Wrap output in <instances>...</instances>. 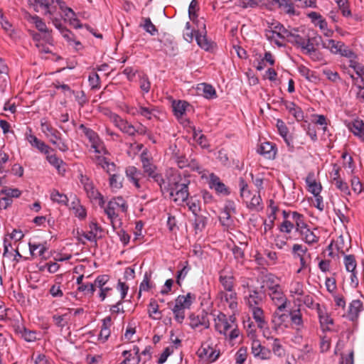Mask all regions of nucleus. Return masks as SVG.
<instances>
[{
  "label": "nucleus",
  "instance_id": "obj_15",
  "mask_svg": "<svg viewBox=\"0 0 364 364\" xmlns=\"http://www.w3.org/2000/svg\"><path fill=\"white\" fill-rule=\"evenodd\" d=\"M219 296L222 301H225L228 304L229 307L231 309L234 310L237 308V294L233 290L228 292L220 291L219 293Z\"/></svg>",
  "mask_w": 364,
  "mask_h": 364
},
{
  "label": "nucleus",
  "instance_id": "obj_44",
  "mask_svg": "<svg viewBox=\"0 0 364 364\" xmlns=\"http://www.w3.org/2000/svg\"><path fill=\"white\" fill-rule=\"evenodd\" d=\"M219 218L223 225L229 226L232 223L230 213L228 208L221 212Z\"/></svg>",
  "mask_w": 364,
  "mask_h": 364
},
{
  "label": "nucleus",
  "instance_id": "obj_3",
  "mask_svg": "<svg viewBox=\"0 0 364 364\" xmlns=\"http://www.w3.org/2000/svg\"><path fill=\"white\" fill-rule=\"evenodd\" d=\"M117 208H119L122 212L127 210V203L122 197H117L109 201L107 208L105 209V213L110 219L114 228H115V226L113 220L118 216L115 213V210Z\"/></svg>",
  "mask_w": 364,
  "mask_h": 364
},
{
  "label": "nucleus",
  "instance_id": "obj_40",
  "mask_svg": "<svg viewBox=\"0 0 364 364\" xmlns=\"http://www.w3.org/2000/svg\"><path fill=\"white\" fill-rule=\"evenodd\" d=\"M338 54L341 55V56L346 57L348 58H357L356 54L343 43V46H341L338 50Z\"/></svg>",
  "mask_w": 364,
  "mask_h": 364
},
{
  "label": "nucleus",
  "instance_id": "obj_62",
  "mask_svg": "<svg viewBox=\"0 0 364 364\" xmlns=\"http://www.w3.org/2000/svg\"><path fill=\"white\" fill-rule=\"evenodd\" d=\"M272 357V352L271 350L264 347L262 346V348H260L259 349V353L257 358L262 359V360H269Z\"/></svg>",
  "mask_w": 364,
  "mask_h": 364
},
{
  "label": "nucleus",
  "instance_id": "obj_36",
  "mask_svg": "<svg viewBox=\"0 0 364 364\" xmlns=\"http://www.w3.org/2000/svg\"><path fill=\"white\" fill-rule=\"evenodd\" d=\"M1 193L5 195L6 197H9L11 199L12 198H18L21 194V191L19 189L11 188L6 186L1 190Z\"/></svg>",
  "mask_w": 364,
  "mask_h": 364
},
{
  "label": "nucleus",
  "instance_id": "obj_4",
  "mask_svg": "<svg viewBox=\"0 0 364 364\" xmlns=\"http://www.w3.org/2000/svg\"><path fill=\"white\" fill-rule=\"evenodd\" d=\"M235 321L234 316H230L228 318L225 314L220 312L214 318L215 329L220 334L227 335L228 331L233 327Z\"/></svg>",
  "mask_w": 364,
  "mask_h": 364
},
{
  "label": "nucleus",
  "instance_id": "obj_55",
  "mask_svg": "<svg viewBox=\"0 0 364 364\" xmlns=\"http://www.w3.org/2000/svg\"><path fill=\"white\" fill-rule=\"evenodd\" d=\"M198 1L196 0H192L188 7V15L191 21H194L195 17L196 18V10L198 7Z\"/></svg>",
  "mask_w": 364,
  "mask_h": 364
},
{
  "label": "nucleus",
  "instance_id": "obj_37",
  "mask_svg": "<svg viewBox=\"0 0 364 364\" xmlns=\"http://www.w3.org/2000/svg\"><path fill=\"white\" fill-rule=\"evenodd\" d=\"M207 224L206 217L198 215H195L194 225L196 230L202 231Z\"/></svg>",
  "mask_w": 364,
  "mask_h": 364
},
{
  "label": "nucleus",
  "instance_id": "obj_31",
  "mask_svg": "<svg viewBox=\"0 0 364 364\" xmlns=\"http://www.w3.org/2000/svg\"><path fill=\"white\" fill-rule=\"evenodd\" d=\"M199 355L200 357H205L208 359L209 361H215L218 354L215 355V352L211 348H203L199 350Z\"/></svg>",
  "mask_w": 364,
  "mask_h": 364
},
{
  "label": "nucleus",
  "instance_id": "obj_43",
  "mask_svg": "<svg viewBox=\"0 0 364 364\" xmlns=\"http://www.w3.org/2000/svg\"><path fill=\"white\" fill-rule=\"evenodd\" d=\"M289 314L290 319L293 324L300 327L303 324L301 314L299 310L294 311L291 312Z\"/></svg>",
  "mask_w": 364,
  "mask_h": 364
},
{
  "label": "nucleus",
  "instance_id": "obj_39",
  "mask_svg": "<svg viewBox=\"0 0 364 364\" xmlns=\"http://www.w3.org/2000/svg\"><path fill=\"white\" fill-rule=\"evenodd\" d=\"M84 189L87 196L92 200H96L100 196V192L95 188L92 182L87 184Z\"/></svg>",
  "mask_w": 364,
  "mask_h": 364
},
{
  "label": "nucleus",
  "instance_id": "obj_19",
  "mask_svg": "<svg viewBox=\"0 0 364 364\" xmlns=\"http://www.w3.org/2000/svg\"><path fill=\"white\" fill-rule=\"evenodd\" d=\"M348 127L355 135L364 139V122L362 120H354Z\"/></svg>",
  "mask_w": 364,
  "mask_h": 364
},
{
  "label": "nucleus",
  "instance_id": "obj_41",
  "mask_svg": "<svg viewBox=\"0 0 364 364\" xmlns=\"http://www.w3.org/2000/svg\"><path fill=\"white\" fill-rule=\"evenodd\" d=\"M154 111V109H150L149 107H143L141 105L139 106L138 108H136V113L144 116V117L147 118L148 119H151V117L153 115H154L153 113ZM133 114H135V112H134Z\"/></svg>",
  "mask_w": 364,
  "mask_h": 364
},
{
  "label": "nucleus",
  "instance_id": "obj_46",
  "mask_svg": "<svg viewBox=\"0 0 364 364\" xmlns=\"http://www.w3.org/2000/svg\"><path fill=\"white\" fill-rule=\"evenodd\" d=\"M202 86L204 96L206 98H213L216 97L215 90L212 85L204 83L202 84Z\"/></svg>",
  "mask_w": 364,
  "mask_h": 364
},
{
  "label": "nucleus",
  "instance_id": "obj_52",
  "mask_svg": "<svg viewBox=\"0 0 364 364\" xmlns=\"http://www.w3.org/2000/svg\"><path fill=\"white\" fill-rule=\"evenodd\" d=\"M77 290L79 291L85 292V294H90L92 295L95 291V289L92 283H87L79 286Z\"/></svg>",
  "mask_w": 364,
  "mask_h": 364
},
{
  "label": "nucleus",
  "instance_id": "obj_18",
  "mask_svg": "<svg viewBox=\"0 0 364 364\" xmlns=\"http://www.w3.org/2000/svg\"><path fill=\"white\" fill-rule=\"evenodd\" d=\"M272 31H273L279 38H285L291 36V33L284 27L279 23H272L269 26Z\"/></svg>",
  "mask_w": 364,
  "mask_h": 364
},
{
  "label": "nucleus",
  "instance_id": "obj_22",
  "mask_svg": "<svg viewBox=\"0 0 364 364\" xmlns=\"http://www.w3.org/2000/svg\"><path fill=\"white\" fill-rule=\"evenodd\" d=\"M224 271L220 272L219 281L225 290L227 291H231L233 290V277L231 275L223 274Z\"/></svg>",
  "mask_w": 364,
  "mask_h": 364
},
{
  "label": "nucleus",
  "instance_id": "obj_59",
  "mask_svg": "<svg viewBox=\"0 0 364 364\" xmlns=\"http://www.w3.org/2000/svg\"><path fill=\"white\" fill-rule=\"evenodd\" d=\"M46 155H47L46 158H47V160L48 161V162L51 165H53V166H55V168L59 169L60 164L63 163V161L61 159H58L55 154L50 155L49 153L48 154H46Z\"/></svg>",
  "mask_w": 364,
  "mask_h": 364
},
{
  "label": "nucleus",
  "instance_id": "obj_34",
  "mask_svg": "<svg viewBox=\"0 0 364 364\" xmlns=\"http://www.w3.org/2000/svg\"><path fill=\"white\" fill-rule=\"evenodd\" d=\"M144 23L141 24V26L144 28V29L151 36H154L158 30L156 26L152 23L151 19L149 18H143Z\"/></svg>",
  "mask_w": 364,
  "mask_h": 364
},
{
  "label": "nucleus",
  "instance_id": "obj_51",
  "mask_svg": "<svg viewBox=\"0 0 364 364\" xmlns=\"http://www.w3.org/2000/svg\"><path fill=\"white\" fill-rule=\"evenodd\" d=\"M262 202V198L259 195H254L250 203L247 204V207L250 209L256 210L257 207L260 205Z\"/></svg>",
  "mask_w": 364,
  "mask_h": 364
},
{
  "label": "nucleus",
  "instance_id": "obj_33",
  "mask_svg": "<svg viewBox=\"0 0 364 364\" xmlns=\"http://www.w3.org/2000/svg\"><path fill=\"white\" fill-rule=\"evenodd\" d=\"M267 338V339L273 340V343L272 345L273 353L277 356H282L284 354V350L281 345L279 340L278 338H274L273 337Z\"/></svg>",
  "mask_w": 364,
  "mask_h": 364
},
{
  "label": "nucleus",
  "instance_id": "obj_58",
  "mask_svg": "<svg viewBox=\"0 0 364 364\" xmlns=\"http://www.w3.org/2000/svg\"><path fill=\"white\" fill-rule=\"evenodd\" d=\"M140 88L144 92L147 93L150 90L151 83L146 76H143L139 80Z\"/></svg>",
  "mask_w": 364,
  "mask_h": 364
},
{
  "label": "nucleus",
  "instance_id": "obj_35",
  "mask_svg": "<svg viewBox=\"0 0 364 364\" xmlns=\"http://www.w3.org/2000/svg\"><path fill=\"white\" fill-rule=\"evenodd\" d=\"M50 198L53 201L57 202L60 204L67 205L68 198L65 195L59 193L58 191L54 190L50 194Z\"/></svg>",
  "mask_w": 364,
  "mask_h": 364
},
{
  "label": "nucleus",
  "instance_id": "obj_23",
  "mask_svg": "<svg viewBox=\"0 0 364 364\" xmlns=\"http://www.w3.org/2000/svg\"><path fill=\"white\" fill-rule=\"evenodd\" d=\"M126 174L128 178L131 179L132 181L134 182L135 186L136 188H140V185L139 183V180L141 173L139 171L136 167L134 166H129L126 169Z\"/></svg>",
  "mask_w": 364,
  "mask_h": 364
},
{
  "label": "nucleus",
  "instance_id": "obj_16",
  "mask_svg": "<svg viewBox=\"0 0 364 364\" xmlns=\"http://www.w3.org/2000/svg\"><path fill=\"white\" fill-rule=\"evenodd\" d=\"M195 296L191 293H188L186 295H179L176 299L175 306H178L182 309H189L191 306L193 300L195 299Z\"/></svg>",
  "mask_w": 364,
  "mask_h": 364
},
{
  "label": "nucleus",
  "instance_id": "obj_10",
  "mask_svg": "<svg viewBox=\"0 0 364 364\" xmlns=\"http://www.w3.org/2000/svg\"><path fill=\"white\" fill-rule=\"evenodd\" d=\"M209 186L214 189L218 193L228 195L229 191L226 186L220 180L219 177L214 173L210 175Z\"/></svg>",
  "mask_w": 364,
  "mask_h": 364
},
{
  "label": "nucleus",
  "instance_id": "obj_26",
  "mask_svg": "<svg viewBox=\"0 0 364 364\" xmlns=\"http://www.w3.org/2000/svg\"><path fill=\"white\" fill-rule=\"evenodd\" d=\"M262 301V297L257 291H252L247 299V304L250 308L258 306Z\"/></svg>",
  "mask_w": 364,
  "mask_h": 364
},
{
  "label": "nucleus",
  "instance_id": "obj_30",
  "mask_svg": "<svg viewBox=\"0 0 364 364\" xmlns=\"http://www.w3.org/2000/svg\"><path fill=\"white\" fill-rule=\"evenodd\" d=\"M300 235L302 236V240L308 244H312L318 242V237L316 236L314 232L310 230L309 228H306L300 232Z\"/></svg>",
  "mask_w": 364,
  "mask_h": 364
},
{
  "label": "nucleus",
  "instance_id": "obj_11",
  "mask_svg": "<svg viewBox=\"0 0 364 364\" xmlns=\"http://www.w3.org/2000/svg\"><path fill=\"white\" fill-rule=\"evenodd\" d=\"M314 41L316 45H318L319 42H321L322 47L328 49L333 54H338V50L343 46V42L341 41H336L333 39L323 41L321 37H318V41L315 38Z\"/></svg>",
  "mask_w": 364,
  "mask_h": 364
},
{
  "label": "nucleus",
  "instance_id": "obj_21",
  "mask_svg": "<svg viewBox=\"0 0 364 364\" xmlns=\"http://www.w3.org/2000/svg\"><path fill=\"white\" fill-rule=\"evenodd\" d=\"M250 309H252V316L257 323V326L259 328H262L266 324L263 310L259 306L252 307Z\"/></svg>",
  "mask_w": 364,
  "mask_h": 364
},
{
  "label": "nucleus",
  "instance_id": "obj_2",
  "mask_svg": "<svg viewBox=\"0 0 364 364\" xmlns=\"http://www.w3.org/2000/svg\"><path fill=\"white\" fill-rule=\"evenodd\" d=\"M41 129L46 136L50 138L49 141L55 145L60 151L65 152L68 150V146L63 140L61 134L58 130L46 122H41Z\"/></svg>",
  "mask_w": 364,
  "mask_h": 364
},
{
  "label": "nucleus",
  "instance_id": "obj_20",
  "mask_svg": "<svg viewBox=\"0 0 364 364\" xmlns=\"http://www.w3.org/2000/svg\"><path fill=\"white\" fill-rule=\"evenodd\" d=\"M35 11L38 12V7L45 11V14L53 15L52 9L50 8L51 4H54V0H34Z\"/></svg>",
  "mask_w": 364,
  "mask_h": 364
},
{
  "label": "nucleus",
  "instance_id": "obj_13",
  "mask_svg": "<svg viewBox=\"0 0 364 364\" xmlns=\"http://www.w3.org/2000/svg\"><path fill=\"white\" fill-rule=\"evenodd\" d=\"M363 303L358 300H353L348 306L347 316L350 321H354L358 317V314L362 310Z\"/></svg>",
  "mask_w": 364,
  "mask_h": 364
},
{
  "label": "nucleus",
  "instance_id": "obj_60",
  "mask_svg": "<svg viewBox=\"0 0 364 364\" xmlns=\"http://www.w3.org/2000/svg\"><path fill=\"white\" fill-rule=\"evenodd\" d=\"M290 292L291 294L302 296L304 294L303 284L300 282H295L292 284Z\"/></svg>",
  "mask_w": 364,
  "mask_h": 364
},
{
  "label": "nucleus",
  "instance_id": "obj_24",
  "mask_svg": "<svg viewBox=\"0 0 364 364\" xmlns=\"http://www.w3.org/2000/svg\"><path fill=\"white\" fill-rule=\"evenodd\" d=\"M206 31L201 32L200 33H196V40L197 41L198 45L203 49L205 50H209L212 44L211 42L209 41L206 37Z\"/></svg>",
  "mask_w": 364,
  "mask_h": 364
},
{
  "label": "nucleus",
  "instance_id": "obj_57",
  "mask_svg": "<svg viewBox=\"0 0 364 364\" xmlns=\"http://www.w3.org/2000/svg\"><path fill=\"white\" fill-rule=\"evenodd\" d=\"M108 280L109 277L107 275H100L96 278L95 282L92 284L94 285L95 288L97 287L100 289H102V287H104V285L108 282Z\"/></svg>",
  "mask_w": 364,
  "mask_h": 364
},
{
  "label": "nucleus",
  "instance_id": "obj_1",
  "mask_svg": "<svg viewBox=\"0 0 364 364\" xmlns=\"http://www.w3.org/2000/svg\"><path fill=\"white\" fill-rule=\"evenodd\" d=\"M189 181L178 176H173L168 179L167 186H164L166 191L169 193L171 200L178 204H182L188 198V184Z\"/></svg>",
  "mask_w": 364,
  "mask_h": 364
},
{
  "label": "nucleus",
  "instance_id": "obj_50",
  "mask_svg": "<svg viewBox=\"0 0 364 364\" xmlns=\"http://www.w3.org/2000/svg\"><path fill=\"white\" fill-rule=\"evenodd\" d=\"M122 355H123V356L125 357V359L122 363V364H138L141 360V357H139V356H138L136 358H133L132 359H130L129 355L131 354H130V351H129V350H124L122 353Z\"/></svg>",
  "mask_w": 364,
  "mask_h": 364
},
{
  "label": "nucleus",
  "instance_id": "obj_25",
  "mask_svg": "<svg viewBox=\"0 0 364 364\" xmlns=\"http://www.w3.org/2000/svg\"><path fill=\"white\" fill-rule=\"evenodd\" d=\"M292 219L295 222L296 231L299 233L308 228L306 223L304 222V217L303 215L299 214L297 212H293Z\"/></svg>",
  "mask_w": 364,
  "mask_h": 364
},
{
  "label": "nucleus",
  "instance_id": "obj_28",
  "mask_svg": "<svg viewBox=\"0 0 364 364\" xmlns=\"http://www.w3.org/2000/svg\"><path fill=\"white\" fill-rule=\"evenodd\" d=\"M123 176L119 173H112L109 176V185L113 189H119L122 187Z\"/></svg>",
  "mask_w": 364,
  "mask_h": 364
},
{
  "label": "nucleus",
  "instance_id": "obj_17",
  "mask_svg": "<svg viewBox=\"0 0 364 364\" xmlns=\"http://www.w3.org/2000/svg\"><path fill=\"white\" fill-rule=\"evenodd\" d=\"M314 176V173H309L306 178V182L309 187V191L314 196H317L320 194L322 187L320 183H316Z\"/></svg>",
  "mask_w": 364,
  "mask_h": 364
},
{
  "label": "nucleus",
  "instance_id": "obj_61",
  "mask_svg": "<svg viewBox=\"0 0 364 364\" xmlns=\"http://www.w3.org/2000/svg\"><path fill=\"white\" fill-rule=\"evenodd\" d=\"M22 337L28 342H33L36 340V333L27 329H24L22 333Z\"/></svg>",
  "mask_w": 364,
  "mask_h": 364
},
{
  "label": "nucleus",
  "instance_id": "obj_14",
  "mask_svg": "<svg viewBox=\"0 0 364 364\" xmlns=\"http://www.w3.org/2000/svg\"><path fill=\"white\" fill-rule=\"evenodd\" d=\"M112 326L111 316H107L102 320V326L98 336V339L105 343L110 336V326Z\"/></svg>",
  "mask_w": 364,
  "mask_h": 364
},
{
  "label": "nucleus",
  "instance_id": "obj_56",
  "mask_svg": "<svg viewBox=\"0 0 364 364\" xmlns=\"http://www.w3.org/2000/svg\"><path fill=\"white\" fill-rule=\"evenodd\" d=\"M247 358V350L245 348H240L236 353V363L242 364Z\"/></svg>",
  "mask_w": 364,
  "mask_h": 364
},
{
  "label": "nucleus",
  "instance_id": "obj_48",
  "mask_svg": "<svg viewBox=\"0 0 364 364\" xmlns=\"http://www.w3.org/2000/svg\"><path fill=\"white\" fill-rule=\"evenodd\" d=\"M318 316L320 323L322 326L333 324V319L328 315L327 313L323 312L321 309H319Z\"/></svg>",
  "mask_w": 364,
  "mask_h": 364
},
{
  "label": "nucleus",
  "instance_id": "obj_32",
  "mask_svg": "<svg viewBox=\"0 0 364 364\" xmlns=\"http://www.w3.org/2000/svg\"><path fill=\"white\" fill-rule=\"evenodd\" d=\"M344 264L348 272H353L356 268V261L354 255H349L344 257Z\"/></svg>",
  "mask_w": 364,
  "mask_h": 364
},
{
  "label": "nucleus",
  "instance_id": "obj_54",
  "mask_svg": "<svg viewBox=\"0 0 364 364\" xmlns=\"http://www.w3.org/2000/svg\"><path fill=\"white\" fill-rule=\"evenodd\" d=\"M193 138L201 146V147L206 148L208 146L206 137L203 134L194 132Z\"/></svg>",
  "mask_w": 364,
  "mask_h": 364
},
{
  "label": "nucleus",
  "instance_id": "obj_49",
  "mask_svg": "<svg viewBox=\"0 0 364 364\" xmlns=\"http://www.w3.org/2000/svg\"><path fill=\"white\" fill-rule=\"evenodd\" d=\"M265 36L267 38L269 41H274L275 44H277L279 46H282L283 43L279 42L278 38H279L278 36H277V34L272 31L270 28H267L265 30Z\"/></svg>",
  "mask_w": 364,
  "mask_h": 364
},
{
  "label": "nucleus",
  "instance_id": "obj_45",
  "mask_svg": "<svg viewBox=\"0 0 364 364\" xmlns=\"http://www.w3.org/2000/svg\"><path fill=\"white\" fill-rule=\"evenodd\" d=\"M119 129L129 136L135 135V127H134L132 124H129L126 120L123 122L122 125L120 127Z\"/></svg>",
  "mask_w": 364,
  "mask_h": 364
},
{
  "label": "nucleus",
  "instance_id": "obj_64",
  "mask_svg": "<svg viewBox=\"0 0 364 364\" xmlns=\"http://www.w3.org/2000/svg\"><path fill=\"white\" fill-rule=\"evenodd\" d=\"M352 189L356 193H360L363 191V186L359 181L358 178H353L351 181Z\"/></svg>",
  "mask_w": 364,
  "mask_h": 364
},
{
  "label": "nucleus",
  "instance_id": "obj_29",
  "mask_svg": "<svg viewBox=\"0 0 364 364\" xmlns=\"http://www.w3.org/2000/svg\"><path fill=\"white\" fill-rule=\"evenodd\" d=\"M141 163L144 173L151 177L156 173V167L146 157H141Z\"/></svg>",
  "mask_w": 364,
  "mask_h": 364
},
{
  "label": "nucleus",
  "instance_id": "obj_63",
  "mask_svg": "<svg viewBox=\"0 0 364 364\" xmlns=\"http://www.w3.org/2000/svg\"><path fill=\"white\" fill-rule=\"evenodd\" d=\"M277 127L278 129L279 134L282 137H285L286 134H288V128L287 127L284 122L281 119H278L277 121Z\"/></svg>",
  "mask_w": 364,
  "mask_h": 364
},
{
  "label": "nucleus",
  "instance_id": "obj_27",
  "mask_svg": "<svg viewBox=\"0 0 364 364\" xmlns=\"http://www.w3.org/2000/svg\"><path fill=\"white\" fill-rule=\"evenodd\" d=\"M79 129L82 131L85 135L87 137L92 144H95L99 141V137L96 132L92 129L86 127L83 124L79 126Z\"/></svg>",
  "mask_w": 364,
  "mask_h": 364
},
{
  "label": "nucleus",
  "instance_id": "obj_12",
  "mask_svg": "<svg viewBox=\"0 0 364 364\" xmlns=\"http://www.w3.org/2000/svg\"><path fill=\"white\" fill-rule=\"evenodd\" d=\"M258 152L267 159H273L275 158L277 149L274 144L266 141L260 145Z\"/></svg>",
  "mask_w": 364,
  "mask_h": 364
},
{
  "label": "nucleus",
  "instance_id": "obj_53",
  "mask_svg": "<svg viewBox=\"0 0 364 364\" xmlns=\"http://www.w3.org/2000/svg\"><path fill=\"white\" fill-rule=\"evenodd\" d=\"M323 75L331 81L336 82L340 80V76L337 72L326 69L323 70Z\"/></svg>",
  "mask_w": 364,
  "mask_h": 364
},
{
  "label": "nucleus",
  "instance_id": "obj_7",
  "mask_svg": "<svg viewBox=\"0 0 364 364\" xmlns=\"http://www.w3.org/2000/svg\"><path fill=\"white\" fill-rule=\"evenodd\" d=\"M284 309H278L274 312L272 318V328L275 331L281 326H287V323L289 321V314L284 312Z\"/></svg>",
  "mask_w": 364,
  "mask_h": 364
},
{
  "label": "nucleus",
  "instance_id": "obj_5",
  "mask_svg": "<svg viewBox=\"0 0 364 364\" xmlns=\"http://www.w3.org/2000/svg\"><path fill=\"white\" fill-rule=\"evenodd\" d=\"M272 292L269 294L272 300L277 306L278 309H284L287 304V298L281 291L278 284L269 288Z\"/></svg>",
  "mask_w": 364,
  "mask_h": 364
},
{
  "label": "nucleus",
  "instance_id": "obj_8",
  "mask_svg": "<svg viewBox=\"0 0 364 364\" xmlns=\"http://www.w3.org/2000/svg\"><path fill=\"white\" fill-rule=\"evenodd\" d=\"M292 252L295 257L299 258L301 267L297 271V272L299 273L301 269L306 268L308 266L307 258L306 257L307 248L303 247L301 245L294 244L292 247Z\"/></svg>",
  "mask_w": 364,
  "mask_h": 364
},
{
  "label": "nucleus",
  "instance_id": "obj_47",
  "mask_svg": "<svg viewBox=\"0 0 364 364\" xmlns=\"http://www.w3.org/2000/svg\"><path fill=\"white\" fill-rule=\"evenodd\" d=\"M90 85L91 86L92 89H97L100 88V77L97 73H94L92 75L89 76L88 78Z\"/></svg>",
  "mask_w": 364,
  "mask_h": 364
},
{
  "label": "nucleus",
  "instance_id": "obj_9",
  "mask_svg": "<svg viewBox=\"0 0 364 364\" xmlns=\"http://www.w3.org/2000/svg\"><path fill=\"white\" fill-rule=\"evenodd\" d=\"M159 42L161 44V50H164L167 54L169 55L175 54V52L177 50V46L171 36L164 34L163 38L159 39Z\"/></svg>",
  "mask_w": 364,
  "mask_h": 364
},
{
  "label": "nucleus",
  "instance_id": "obj_42",
  "mask_svg": "<svg viewBox=\"0 0 364 364\" xmlns=\"http://www.w3.org/2000/svg\"><path fill=\"white\" fill-rule=\"evenodd\" d=\"M173 313L174 314L175 320L181 323L185 318V309H182L178 307V306H174L172 309Z\"/></svg>",
  "mask_w": 364,
  "mask_h": 364
},
{
  "label": "nucleus",
  "instance_id": "obj_38",
  "mask_svg": "<svg viewBox=\"0 0 364 364\" xmlns=\"http://www.w3.org/2000/svg\"><path fill=\"white\" fill-rule=\"evenodd\" d=\"M189 105L185 101H178L173 104V111L176 116H182Z\"/></svg>",
  "mask_w": 364,
  "mask_h": 364
},
{
  "label": "nucleus",
  "instance_id": "obj_6",
  "mask_svg": "<svg viewBox=\"0 0 364 364\" xmlns=\"http://www.w3.org/2000/svg\"><path fill=\"white\" fill-rule=\"evenodd\" d=\"M26 139L32 146L36 148L41 153L48 154L50 151H53V149L44 141L38 139L36 136H34L32 134L31 129H29V133H26Z\"/></svg>",
  "mask_w": 364,
  "mask_h": 364
}]
</instances>
